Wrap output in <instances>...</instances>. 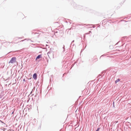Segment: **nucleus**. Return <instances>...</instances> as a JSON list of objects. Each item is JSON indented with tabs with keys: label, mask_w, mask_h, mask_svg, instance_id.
<instances>
[{
	"label": "nucleus",
	"mask_w": 131,
	"mask_h": 131,
	"mask_svg": "<svg viewBox=\"0 0 131 131\" xmlns=\"http://www.w3.org/2000/svg\"><path fill=\"white\" fill-rule=\"evenodd\" d=\"M16 58L15 57L12 58L9 61V63H15L16 62Z\"/></svg>",
	"instance_id": "obj_1"
},
{
	"label": "nucleus",
	"mask_w": 131,
	"mask_h": 131,
	"mask_svg": "<svg viewBox=\"0 0 131 131\" xmlns=\"http://www.w3.org/2000/svg\"><path fill=\"white\" fill-rule=\"evenodd\" d=\"M37 74L36 73H35L33 75V78L34 79L36 80L37 79Z\"/></svg>",
	"instance_id": "obj_2"
},
{
	"label": "nucleus",
	"mask_w": 131,
	"mask_h": 131,
	"mask_svg": "<svg viewBox=\"0 0 131 131\" xmlns=\"http://www.w3.org/2000/svg\"><path fill=\"white\" fill-rule=\"evenodd\" d=\"M48 54L49 57L50 58V57L51 56V55H52V54L51 52L50 51L48 52Z\"/></svg>",
	"instance_id": "obj_3"
},
{
	"label": "nucleus",
	"mask_w": 131,
	"mask_h": 131,
	"mask_svg": "<svg viewBox=\"0 0 131 131\" xmlns=\"http://www.w3.org/2000/svg\"><path fill=\"white\" fill-rule=\"evenodd\" d=\"M42 57L41 55H39L36 58V60L38 59H39L40 58Z\"/></svg>",
	"instance_id": "obj_4"
},
{
	"label": "nucleus",
	"mask_w": 131,
	"mask_h": 131,
	"mask_svg": "<svg viewBox=\"0 0 131 131\" xmlns=\"http://www.w3.org/2000/svg\"><path fill=\"white\" fill-rule=\"evenodd\" d=\"M119 81H120V80H119V79H117V80H116L115 81V83H116L117 82H118Z\"/></svg>",
	"instance_id": "obj_5"
},
{
	"label": "nucleus",
	"mask_w": 131,
	"mask_h": 131,
	"mask_svg": "<svg viewBox=\"0 0 131 131\" xmlns=\"http://www.w3.org/2000/svg\"><path fill=\"white\" fill-rule=\"evenodd\" d=\"M100 129V128H98L96 130V131H99Z\"/></svg>",
	"instance_id": "obj_6"
},
{
	"label": "nucleus",
	"mask_w": 131,
	"mask_h": 131,
	"mask_svg": "<svg viewBox=\"0 0 131 131\" xmlns=\"http://www.w3.org/2000/svg\"><path fill=\"white\" fill-rule=\"evenodd\" d=\"M2 129L3 131H4L6 130V129L5 128H3Z\"/></svg>",
	"instance_id": "obj_7"
}]
</instances>
